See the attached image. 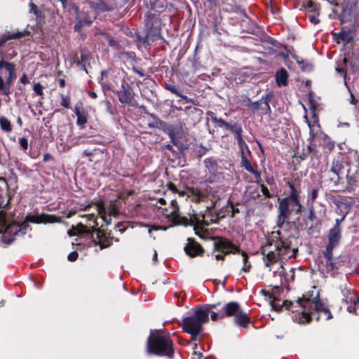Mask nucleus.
<instances>
[{
    "mask_svg": "<svg viewBox=\"0 0 359 359\" xmlns=\"http://www.w3.org/2000/svg\"><path fill=\"white\" fill-rule=\"evenodd\" d=\"M346 215H343L341 218H337L335 219V224L332 228L334 229H342L341 226V223L345 219Z\"/></svg>",
    "mask_w": 359,
    "mask_h": 359,
    "instance_id": "nucleus-60",
    "label": "nucleus"
},
{
    "mask_svg": "<svg viewBox=\"0 0 359 359\" xmlns=\"http://www.w3.org/2000/svg\"><path fill=\"white\" fill-rule=\"evenodd\" d=\"M147 33L144 36H138V39L142 43H149L150 37L158 36L160 34V27L154 14L149 13L145 19Z\"/></svg>",
    "mask_w": 359,
    "mask_h": 359,
    "instance_id": "nucleus-9",
    "label": "nucleus"
},
{
    "mask_svg": "<svg viewBox=\"0 0 359 359\" xmlns=\"http://www.w3.org/2000/svg\"><path fill=\"white\" fill-rule=\"evenodd\" d=\"M287 185L290 188V194L286 197L279 201L278 207L277 226L279 229H283L285 224H292L297 229H302L303 225L299 222L300 218L297 217L293 222H289L290 214L294 211L296 214H299L304 210V207L300 202L301 184L298 178L287 180Z\"/></svg>",
    "mask_w": 359,
    "mask_h": 359,
    "instance_id": "nucleus-1",
    "label": "nucleus"
},
{
    "mask_svg": "<svg viewBox=\"0 0 359 359\" xmlns=\"http://www.w3.org/2000/svg\"><path fill=\"white\" fill-rule=\"evenodd\" d=\"M196 217L198 219V224L199 228L216 223L219 219L218 215L215 212L213 208H207L203 214H196Z\"/></svg>",
    "mask_w": 359,
    "mask_h": 359,
    "instance_id": "nucleus-16",
    "label": "nucleus"
},
{
    "mask_svg": "<svg viewBox=\"0 0 359 359\" xmlns=\"http://www.w3.org/2000/svg\"><path fill=\"white\" fill-rule=\"evenodd\" d=\"M62 6V8L65 11H70L71 10H74L76 14H78L79 12V8L72 2H69L67 0H59Z\"/></svg>",
    "mask_w": 359,
    "mask_h": 359,
    "instance_id": "nucleus-41",
    "label": "nucleus"
},
{
    "mask_svg": "<svg viewBox=\"0 0 359 359\" xmlns=\"http://www.w3.org/2000/svg\"><path fill=\"white\" fill-rule=\"evenodd\" d=\"M265 182L269 186H273L275 185L276 184L275 180L273 176L266 175V177H265Z\"/></svg>",
    "mask_w": 359,
    "mask_h": 359,
    "instance_id": "nucleus-64",
    "label": "nucleus"
},
{
    "mask_svg": "<svg viewBox=\"0 0 359 359\" xmlns=\"http://www.w3.org/2000/svg\"><path fill=\"white\" fill-rule=\"evenodd\" d=\"M346 177L347 180V185L346 187V190L348 191H353L356 186V181L353 176H349L348 172L346 174Z\"/></svg>",
    "mask_w": 359,
    "mask_h": 359,
    "instance_id": "nucleus-44",
    "label": "nucleus"
},
{
    "mask_svg": "<svg viewBox=\"0 0 359 359\" xmlns=\"http://www.w3.org/2000/svg\"><path fill=\"white\" fill-rule=\"evenodd\" d=\"M319 188L318 187L311 190V194L309 196V201L313 203L318 196Z\"/></svg>",
    "mask_w": 359,
    "mask_h": 359,
    "instance_id": "nucleus-53",
    "label": "nucleus"
},
{
    "mask_svg": "<svg viewBox=\"0 0 359 359\" xmlns=\"http://www.w3.org/2000/svg\"><path fill=\"white\" fill-rule=\"evenodd\" d=\"M184 252L191 258L203 257L205 253L204 248L194 238H189L184 246Z\"/></svg>",
    "mask_w": 359,
    "mask_h": 359,
    "instance_id": "nucleus-15",
    "label": "nucleus"
},
{
    "mask_svg": "<svg viewBox=\"0 0 359 359\" xmlns=\"http://www.w3.org/2000/svg\"><path fill=\"white\" fill-rule=\"evenodd\" d=\"M356 6L357 3L354 2L353 4H346L344 6L342 7L341 13L338 16V20L341 24H344L351 20L352 13L356 8Z\"/></svg>",
    "mask_w": 359,
    "mask_h": 359,
    "instance_id": "nucleus-24",
    "label": "nucleus"
},
{
    "mask_svg": "<svg viewBox=\"0 0 359 359\" xmlns=\"http://www.w3.org/2000/svg\"><path fill=\"white\" fill-rule=\"evenodd\" d=\"M108 213L109 215H117L118 214V210L116 208V205L114 203H111L108 207Z\"/></svg>",
    "mask_w": 359,
    "mask_h": 359,
    "instance_id": "nucleus-56",
    "label": "nucleus"
},
{
    "mask_svg": "<svg viewBox=\"0 0 359 359\" xmlns=\"http://www.w3.org/2000/svg\"><path fill=\"white\" fill-rule=\"evenodd\" d=\"M3 231H6L9 235H13L15 237L20 232V229L18 228V223L13 222L10 224L7 223L6 225L4 226L1 233Z\"/></svg>",
    "mask_w": 359,
    "mask_h": 359,
    "instance_id": "nucleus-35",
    "label": "nucleus"
},
{
    "mask_svg": "<svg viewBox=\"0 0 359 359\" xmlns=\"http://www.w3.org/2000/svg\"><path fill=\"white\" fill-rule=\"evenodd\" d=\"M147 353L149 355L174 358V344L170 335H163L161 330H151L147 341Z\"/></svg>",
    "mask_w": 359,
    "mask_h": 359,
    "instance_id": "nucleus-4",
    "label": "nucleus"
},
{
    "mask_svg": "<svg viewBox=\"0 0 359 359\" xmlns=\"http://www.w3.org/2000/svg\"><path fill=\"white\" fill-rule=\"evenodd\" d=\"M241 157V166L255 176L256 183H260V182H262L261 172L257 169V165H255V168L252 166L246 155H243Z\"/></svg>",
    "mask_w": 359,
    "mask_h": 359,
    "instance_id": "nucleus-21",
    "label": "nucleus"
},
{
    "mask_svg": "<svg viewBox=\"0 0 359 359\" xmlns=\"http://www.w3.org/2000/svg\"><path fill=\"white\" fill-rule=\"evenodd\" d=\"M43 88H44V87L39 82L34 83L33 86V90L34 91V93L37 95L41 96L42 98H43V95H44Z\"/></svg>",
    "mask_w": 359,
    "mask_h": 359,
    "instance_id": "nucleus-47",
    "label": "nucleus"
},
{
    "mask_svg": "<svg viewBox=\"0 0 359 359\" xmlns=\"http://www.w3.org/2000/svg\"><path fill=\"white\" fill-rule=\"evenodd\" d=\"M5 69L8 72V76L4 81L2 76L0 74V93L4 95L8 96L11 93V86L16 79V65L8 61L0 60V72Z\"/></svg>",
    "mask_w": 359,
    "mask_h": 359,
    "instance_id": "nucleus-6",
    "label": "nucleus"
},
{
    "mask_svg": "<svg viewBox=\"0 0 359 359\" xmlns=\"http://www.w3.org/2000/svg\"><path fill=\"white\" fill-rule=\"evenodd\" d=\"M340 40L347 45L353 40V34L351 30L340 31Z\"/></svg>",
    "mask_w": 359,
    "mask_h": 359,
    "instance_id": "nucleus-40",
    "label": "nucleus"
},
{
    "mask_svg": "<svg viewBox=\"0 0 359 359\" xmlns=\"http://www.w3.org/2000/svg\"><path fill=\"white\" fill-rule=\"evenodd\" d=\"M29 6H30V12L34 13L36 17H39L41 14V11L39 10L37 6L32 2L30 3Z\"/></svg>",
    "mask_w": 359,
    "mask_h": 359,
    "instance_id": "nucleus-58",
    "label": "nucleus"
},
{
    "mask_svg": "<svg viewBox=\"0 0 359 359\" xmlns=\"http://www.w3.org/2000/svg\"><path fill=\"white\" fill-rule=\"evenodd\" d=\"M0 128L6 133H11L12 131V125L11 121L4 116L0 118Z\"/></svg>",
    "mask_w": 359,
    "mask_h": 359,
    "instance_id": "nucleus-42",
    "label": "nucleus"
},
{
    "mask_svg": "<svg viewBox=\"0 0 359 359\" xmlns=\"http://www.w3.org/2000/svg\"><path fill=\"white\" fill-rule=\"evenodd\" d=\"M324 315V319L325 320H330L333 318L332 314L327 307H325L324 309L320 312V316Z\"/></svg>",
    "mask_w": 359,
    "mask_h": 359,
    "instance_id": "nucleus-54",
    "label": "nucleus"
},
{
    "mask_svg": "<svg viewBox=\"0 0 359 359\" xmlns=\"http://www.w3.org/2000/svg\"><path fill=\"white\" fill-rule=\"evenodd\" d=\"M61 97V101H60V105L65 109H69L70 108V98L67 95H65L62 94L60 95Z\"/></svg>",
    "mask_w": 359,
    "mask_h": 359,
    "instance_id": "nucleus-51",
    "label": "nucleus"
},
{
    "mask_svg": "<svg viewBox=\"0 0 359 359\" xmlns=\"http://www.w3.org/2000/svg\"><path fill=\"white\" fill-rule=\"evenodd\" d=\"M29 222H27L25 219L20 224H18V228L20 229V232L22 234H25L27 229L29 227Z\"/></svg>",
    "mask_w": 359,
    "mask_h": 359,
    "instance_id": "nucleus-55",
    "label": "nucleus"
},
{
    "mask_svg": "<svg viewBox=\"0 0 359 359\" xmlns=\"http://www.w3.org/2000/svg\"><path fill=\"white\" fill-rule=\"evenodd\" d=\"M74 230L76 231L78 234H83V233H91V231L88 229V227L83 224L82 223H79L76 225Z\"/></svg>",
    "mask_w": 359,
    "mask_h": 359,
    "instance_id": "nucleus-46",
    "label": "nucleus"
},
{
    "mask_svg": "<svg viewBox=\"0 0 359 359\" xmlns=\"http://www.w3.org/2000/svg\"><path fill=\"white\" fill-rule=\"evenodd\" d=\"M96 233L97 241H95V245H99L101 249L108 248L112 245V238L107 237L106 233L100 229H93Z\"/></svg>",
    "mask_w": 359,
    "mask_h": 359,
    "instance_id": "nucleus-25",
    "label": "nucleus"
},
{
    "mask_svg": "<svg viewBox=\"0 0 359 359\" xmlns=\"http://www.w3.org/2000/svg\"><path fill=\"white\" fill-rule=\"evenodd\" d=\"M74 112L77 117V126H79L80 128H84L88 122V114L87 110L83 107V104L81 101H79L76 103Z\"/></svg>",
    "mask_w": 359,
    "mask_h": 359,
    "instance_id": "nucleus-19",
    "label": "nucleus"
},
{
    "mask_svg": "<svg viewBox=\"0 0 359 359\" xmlns=\"http://www.w3.org/2000/svg\"><path fill=\"white\" fill-rule=\"evenodd\" d=\"M316 13H312V14L309 15V21L313 25H317L320 22V20L318 18Z\"/></svg>",
    "mask_w": 359,
    "mask_h": 359,
    "instance_id": "nucleus-59",
    "label": "nucleus"
},
{
    "mask_svg": "<svg viewBox=\"0 0 359 359\" xmlns=\"http://www.w3.org/2000/svg\"><path fill=\"white\" fill-rule=\"evenodd\" d=\"M198 222V219H197L196 213L190 215L189 218H187L186 217H180L178 219L179 224H182L185 226H194V229L195 231H197L199 229Z\"/></svg>",
    "mask_w": 359,
    "mask_h": 359,
    "instance_id": "nucleus-28",
    "label": "nucleus"
},
{
    "mask_svg": "<svg viewBox=\"0 0 359 359\" xmlns=\"http://www.w3.org/2000/svg\"><path fill=\"white\" fill-rule=\"evenodd\" d=\"M222 310L223 312L222 316H224V318L232 316L235 317V316L241 311V305L237 302H230L222 306Z\"/></svg>",
    "mask_w": 359,
    "mask_h": 359,
    "instance_id": "nucleus-23",
    "label": "nucleus"
},
{
    "mask_svg": "<svg viewBox=\"0 0 359 359\" xmlns=\"http://www.w3.org/2000/svg\"><path fill=\"white\" fill-rule=\"evenodd\" d=\"M79 257V253L76 251L71 252L67 257V259L70 262H75Z\"/></svg>",
    "mask_w": 359,
    "mask_h": 359,
    "instance_id": "nucleus-61",
    "label": "nucleus"
},
{
    "mask_svg": "<svg viewBox=\"0 0 359 359\" xmlns=\"http://www.w3.org/2000/svg\"><path fill=\"white\" fill-rule=\"evenodd\" d=\"M271 306L273 311H276L278 312H280L283 308H285L286 310L291 311L292 313V310L298 309V307H296V304H294V303L292 301L287 300V299L285 300L283 302L282 305L276 304L274 302V301H272L271 302Z\"/></svg>",
    "mask_w": 359,
    "mask_h": 359,
    "instance_id": "nucleus-27",
    "label": "nucleus"
},
{
    "mask_svg": "<svg viewBox=\"0 0 359 359\" xmlns=\"http://www.w3.org/2000/svg\"><path fill=\"white\" fill-rule=\"evenodd\" d=\"M166 186L170 191L175 194L177 193V191H179V189H177L176 185L171 182H168Z\"/></svg>",
    "mask_w": 359,
    "mask_h": 359,
    "instance_id": "nucleus-63",
    "label": "nucleus"
},
{
    "mask_svg": "<svg viewBox=\"0 0 359 359\" xmlns=\"http://www.w3.org/2000/svg\"><path fill=\"white\" fill-rule=\"evenodd\" d=\"M347 306V311L351 313H356V307L359 306V297H357L355 294L351 297H346L344 299Z\"/></svg>",
    "mask_w": 359,
    "mask_h": 359,
    "instance_id": "nucleus-33",
    "label": "nucleus"
},
{
    "mask_svg": "<svg viewBox=\"0 0 359 359\" xmlns=\"http://www.w3.org/2000/svg\"><path fill=\"white\" fill-rule=\"evenodd\" d=\"M19 144L21 148L25 151L28 149L29 143L28 140L25 137H22L19 139Z\"/></svg>",
    "mask_w": 359,
    "mask_h": 359,
    "instance_id": "nucleus-57",
    "label": "nucleus"
},
{
    "mask_svg": "<svg viewBox=\"0 0 359 359\" xmlns=\"http://www.w3.org/2000/svg\"><path fill=\"white\" fill-rule=\"evenodd\" d=\"M272 93H266L262 95L259 100L252 102L249 109L251 110L252 114L260 112L262 114H270L271 109L269 105V102L272 97Z\"/></svg>",
    "mask_w": 359,
    "mask_h": 359,
    "instance_id": "nucleus-11",
    "label": "nucleus"
},
{
    "mask_svg": "<svg viewBox=\"0 0 359 359\" xmlns=\"http://www.w3.org/2000/svg\"><path fill=\"white\" fill-rule=\"evenodd\" d=\"M229 130L233 134L234 139L237 141L239 147L241 156L245 155V149L250 154V151L245 140L243 138V128L241 123H234Z\"/></svg>",
    "mask_w": 359,
    "mask_h": 359,
    "instance_id": "nucleus-13",
    "label": "nucleus"
},
{
    "mask_svg": "<svg viewBox=\"0 0 359 359\" xmlns=\"http://www.w3.org/2000/svg\"><path fill=\"white\" fill-rule=\"evenodd\" d=\"M208 321V311H203L202 306H197L193 315L182 319L181 327L184 332L191 335V341H196L203 331V324Z\"/></svg>",
    "mask_w": 359,
    "mask_h": 359,
    "instance_id": "nucleus-5",
    "label": "nucleus"
},
{
    "mask_svg": "<svg viewBox=\"0 0 359 359\" xmlns=\"http://www.w3.org/2000/svg\"><path fill=\"white\" fill-rule=\"evenodd\" d=\"M6 216L7 213L4 209H0V233L1 232L2 228H4V226L7 224Z\"/></svg>",
    "mask_w": 359,
    "mask_h": 359,
    "instance_id": "nucleus-49",
    "label": "nucleus"
},
{
    "mask_svg": "<svg viewBox=\"0 0 359 359\" xmlns=\"http://www.w3.org/2000/svg\"><path fill=\"white\" fill-rule=\"evenodd\" d=\"M207 115L210 117L212 121L216 124L215 127H224L226 130H229L233 126V123H230L222 118H217L216 114L212 111H208Z\"/></svg>",
    "mask_w": 359,
    "mask_h": 359,
    "instance_id": "nucleus-31",
    "label": "nucleus"
},
{
    "mask_svg": "<svg viewBox=\"0 0 359 359\" xmlns=\"http://www.w3.org/2000/svg\"><path fill=\"white\" fill-rule=\"evenodd\" d=\"M94 204L97 206V212L100 215H101L102 218L104 220V221H107L106 220V217H105V215L107 214V210H106V208H105V204H104V202L102 200H100L97 202H93L92 201L90 204L87 205L85 206V208H83V210L85 211H88L89 210L90 208L92 206V205ZM107 224H109L108 222H106Z\"/></svg>",
    "mask_w": 359,
    "mask_h": 359,
    "instance_id": "nucleus-34",
    "label": "nucleus"
},
{
    "mask_svg": "<svg viewBox=\"0 0 359 359\" xmlns=\"http://www.w3.org/2000/svg\"><path fill=\"white\" fill-rule=\"evenodd\" d=\"M204 164L209 173L215 176L219 168L217 159L215 157L206 158L204 160Z\"/></svg>",
    "mask_w": 359,
    "mask_h": 359,
    "instance_id": "nucleus-32",
    "label": "nucleus"
},
{
    "mask_svg": "<svg viewBox=\"0 0 359 359\" xmlns=\"http://www.w3.org/2000/svg\"><path fill=\"white\" fill-rule=\"evenodd\" d=\"M239 254H241V256L243 257V266L241 268V271L244 273H249L252 268V265L250 262L249 261V256L248 253L241 250V252Z\"/></svg>",
    "mask_w": 359,
    "mask_h": 359,
    "instance_id": "nucleus-38",
    "label": "nucleus"
},
{
    "mask_svg": "<svg viewBox=\"0 0 359 359\" xmlns=\"http://www.w3.org/2000/svg\"><path fill=\"white\" fill-rule=\"evenodd\" d=\"M93 60L91 53L87 50H81V60L76 62L77 66H81L83 69L88 74V68L90 67V62Z\"/></svg>",
    "mask_w": 359,
    "mask_h": 359,
    "instance_id": "nucleus-26",
    "label": "nucleus"
},
{
    "mask_svg": "<svg viewBox=\"0 0 359 359\" xmlns=\"http://www.w3.org/2000/svg\"><path fill=\"white\" fill-rule=\"evenodd\" d=\"M344 165L343 162L340 161H334L332 162L330 170L327 171L328 173L332 172L335 177H332L331 180L334 182L335 185L340 183L341 180L343 179Z\"/></svg>",
    "mask_w": 359,
    "mask_h": 359,
    "instance_id": "nucleus-20",
    "label": "nucleus"
},
{
    "mask_svg": "<svg viewBox=\"0 0 359 359\" xmlns=\"http://www.w3.org/2000/svg\"><path fill=\"white\" fill-rule=\"evenodd\" d=\"M222 305L221 302H216L214 304H206L205 306H202L203 307V311H208V317H209V313L211 310L214 309H217L218 306Z\"/></svg>",
    "mask_w": 359,
    "mask_h": 359,
    "instance_id": "nucleus-52",
    "label": "nucleus"
},
{
    "mask_svg": "<svg viewBox=\"0 0 359 359\" xmlns=\"http://www.w3.org/2000/svg\"><path fill=\"white\" fill-rule=\"evenodd\" d=\"M0 209L8 210L11 196L9 194L8 184L4 177H0Z\"/></svg>",
    "mask_w": 359,
    "mask_h": 359,
    "instance_id": "nucleus-17",
    "label": "nucleus"
},
{
    "mask_svg": "<svg viewBox=\"0 0 359 359\" xmlns=\"http://www.w3.org/2000/svg\"><path fill=\"white\" fill-rule=\"evenodd\" d=\"M91 6L98 12H107L113 10L112 7L109 6L105 2L102 1H100L99 2H92Z\"/></svg>",
    "mask_w": 359,
    "mask_h": 359,
    "instance_id": "nucleus-39",
    "label": "nucleus"
},
{
    "mask_svg": "<svg viewBox=\"0 0 359 359\" xmlns=\"http://www.w3.org/2000/svg\"><path fill=\"white\" fill-rule=\"evenodd\" d=\"M288 73L283 67L276 72V82L278 87L286 86L288 84Z\"/></svg>",
    "mask_w": 359,
    "mask_h": 359,
    "instance_id": "nucleus-29",
    "label": "nucleus"
},
{
    "mask_svg": "<svg viewBox=\"0 0 359 359\" xmlns=\"http://www.w3.org/2000/svg\"><path fill=\"white\" fill-rule=\"evenodd\" d=\"M30 32L27 30L22 32H16L13 33L6 32L0 36V57L1 60L8 61L15 57L18 53L15 50H13L11 53H6L3 50L4 44L11 39H20L23 36L29 35Z\"/></svg>",
    "mask_w": 359,
    "mask_h": 359,
    "instance_id": "nucleus-7",
    "label": "nucleus"
},
{
    "mask_svg": "<svg viewBox=\"0 0 359 359\" xmlns=\"http://www.w3.org/2000/svg\"><path fill=\"white\" fill-rule=\"evenodd\" d=\"M295 240L294 236L283 239L280 236V231H277V236L269 238L260 250L265 265L270 266L282 259L295 258L298 252L297 247L292 244Z\"/></svg>",
    "mask_w": 359,
    "mask_h": 359,
    "instance_id": "nucleus-2",
    "label": "nucleus"
},
{
    "mask_svg": "<svg viewBox=\"0 0 359 359\" xmlns=\"http://www.w3.org/2000/svg\"><path fill=\"white\" fill-rule=\"evenodd\" d=\"M252 101H251L250 98L248 96H243L241 100V103L243 106L247 107L248 109L250 107V104Z\"/></svg>",
    "mask_w": 359,
    "mask_h": 359,
    "instance_id": "nucleus-62",
    "label": "nucleus"
},
{
    "mask_svg": "<svg viewBox=\"0 0 359 359\" xmlns=\"http://www.w3.org/2000/svg\"><path fill=\"white\" fill-rule=\"evenodd\" d=\"M323 256L325 259V268L327 273L332 271H337L341 264L339 262H336L333 259V251H326L324 250L323 252Z\"/></svg>",
    "mask_w": 359,
    "mask_h": 359,
    "instance_id": "nucleus-22",
    "label": "nucleus"
},
{
    "mask_svg": "<svg viewBox=\"0 0 359 359\" xmlns=\"http://www.w3.org/2000/svg\"><path fill=\"white\" fill-rule=\"evenodd\" d=\"M210 313L211 314L210 318L212 321H217V320H222L224 318V316H222V314H223L222 309L218 310V312L211 310Z\"/></svg>",
    "mask_w": 359,
    "mask_h": 359,
    "instance_id": "nucleus-50",
    "label": "nucleus"
},
{
    "mask_svg": "<svg viewBox=\"0 0 359 359\" xmlns=\"http://www.w3.org/2000/svg\"><path fill=\"white\" fill-rule=\"evenodd\" d=\"M303 6L305 9H307L309 12L316 13L317 15H319L320 10V5L319 4H316L312 0H309L303 4Z\"/></svg>",
    "mask_w": 359,
    "mask_h": 359,
    "instance_id": "nucleus-37",
    "label": "nucleus"
},
{
    "mask_svg": "<svg viewBox=\"0 0 359 359\" xmlns=\"http://www.w3.org/2000/svg\"><path fill=\"white\" fill-rule=\"evenodd\" d=\"M26 219L27 222L34 224L60 223L62 221L60 217L46 213L36 215L28 214L26 216Z\"/></svg>",
    "mask_w": 359,
    "mask_h": 359,
    "instance_id": "nucleus-14",
    "label": "nucleus"
},
{
    "mask_svg": "<svg viewBox=\"0 0 359 359\" xmlns=\"http://www.w3.org/2000/svg\"><path fill=\"white\" fill-rule=\"evenodd\" d=\"M212 188L210 186L205 187H188V198L194 203H200L208 198Z\"/></svg>",
    "mask_w": 359,
    "mask_h": 359,
    "instance_id": "nucleus-12",
    "label": "nucleus"
},
{
    "mask_svg": "<svg viewBox=\"0 0 359 359\" xmlns=\"http://www.w3.org/2000/svg\"><path fill=\"white\" fill-rule=\"evenodd\" d=\"M297 310H292V320L299 324L309 323L312 320L311 310L317 313L316 321L320 320V312L326 307L320 299L318 294L313 297L298 298L296 301Z\"/></svg>",
    "mask_w": 359,
    "mask_h": 359,
    "instance_id": "nucleus-3",
    "label": "nucleus"
},
{
    "mask_svg": "<svg viewBox=\"0 0 359 359\" xmlns=\"http://www.w3.org/2000/svg\"><path fill=\"white\" fill-rule=\"evenodd\" d=\"M257 184L259 185L261 188V191L266 198H271L273 197V194L269 191L268 188L263 184L262 181L260 182V183Z\"/></svg>",
    "mask_w": 359,
    "mask_h": 359,
    "instance_id": "nucleus-48",
    "label": "nucleus"
},
{
    "mask_svg": "<svg viewBox=\"0 0 359 359\" xmlns=\"http://www.w3.org/2000/svg\"><path fill=\"white\" fill-rule=\"evenodd\" d=\"M114 93L116 95L118 101L123 104L134 106L135 93L133 88L124 79H121V88Z\"/></svg>",
    "mask_w": 359,
    "mask_h": 359,
    "instance_id": "nucleus-10",
    "label": "nucleus"
},
{
    "mask_svg": "<svg viewBox=\"0 0 359 359\" xmlns=\"http://www.w3.org/2000/svg\"><path fill=\"white\" fill-rule=\"evenodd\" d=\"M2 236L1 237V241L6 244V245H11L15 240V237L13 235H9L6 231H3Z\"/></svg>",
    "mask_w": 359,
    "mask_h": 359,
    "instance_id": "nucleus-45",
    "label": "nucleus"
},
{
    "mask_svg": "<svg viewBox=\"0 0 359 359\" xmlns=\"http://www.w3.org/2000/svg\"><path fill=\"white\" fill-rule=\"evenodd\" d=\"M212 240H214V251H217L224 255H235L241 252V248L225 237L215 236L212 237Z\"/></svg>",
    "mask_w": 359,
    "mask_h": 359,
    "instance_id": "nucleus-8",
    "label": "nucleus"
},
{
    "mask_svg": "<svg viewBox=\"0 0 359 359\" xmlns=\"http://www.w3.org/2000/svg\"><path fill=\"white\" fill-rule=\"evenodd\" d=\"M166 131H167V133L169 135V137L170 138L171 142L174 145L177 146L178 141L176 140V133H176V130H175L174 126H172V125H169L166 128Z\"/></svg>",
    "mask_w": 359,
    "mask_h": 359,
    "instance_id": "nucleus-43",
    "label": "nucleus"
},
{
    "mask_svg": "<svg viewBox=\"0 0 359 359\" xmlns=\"http://www.w3.org/2000/svg\"><path fill=\"white\" fill-rule=\"evenodd\" d=\"M341 231L342 229L331 228L329 230L327 233L328 243L325 250L327 252L333 251V250L339 245L342 238Z\"/></svg>",
    "mask_w": 359,
    "mask_h": 359,
    "instance_id": "nucleus-18",
    "label": "nucleus"
},
{
    "mask_svg": "<svg viewBox=\"0 0 359 359\" xmlns=\"http://www.w3.org/2000/svg\"><path fill=\"white\" fill-rule=\"evenodd\" d=\"M164 87L166 90H169L172 94H175L177 97H180L182 99L186 100L187 102L191 100V99H189L187 96L182 95V93L178 89V88L174 84L165 83Z\"/></svg>",
    "mask_w": 359,
    "mask_h": 359,
    "instance_id": "nucleus-36",
    "label": "nucleus"
},
{
    "mask_svg": "<svg viewBox=\"0 0 359 359\" xmlns=\"http://www.w3.org/2000/svg\"><path fill=\"white\" fill-rule=\"evenodd\" d=\"M233 321L238 326L244 328H246L251 322L248 315L243 311H241L235 316Z\"/></svg>",
    "mask_w": 359,
    "mask_h": 359,
    "instance_id": "nucleus-30",
    "label": "nucleus"
}]
</instances>
